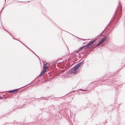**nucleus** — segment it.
Segmentation results:
<instances>
[{"label":"nucleus","mask_w":125,"mask_h":125,"mask_svg":"<svg viewBox=\"0 0 125 125\" xmlns=\"http://www.w3.org/2000/svg\"><path fill=\"white\" fill-rule=\"evenodd\" d=\"M84 48L85 49L86 48H90L88 46H87V45L85 46H83L80 47L77 50H75L74 51V53H77L79 52L80 50L82 49L83 48Z\"/></svg>","instance_id":"f257e3e1"},{"label":"nucleus","mask_w":125,"mask_h":125,"mask_svg":"<svg viewBox=\"0 0 125 125\" xmlns=\"http://www.w3.org/2000/svg\"><path fill=\"white\" fill-rule=\"evenodd\" d=\"M79 69L75 65L71 69V71L73 73H76L77 72V70Z\"/></svg>","instance_id":"f03ea898"},{"label":"nucleus","mask_w":125,"mask_h":125,"mask_svg":"<svg viewBox=\"0 0 125 125\" xmlns=\"http://www.w3.org/2000/svg\"><path fill=\"white\" fill-rule=\"evenodd\" d=\"M29 84H28L27 85H25V86H23V87H20V88H19V89H14V90H10V91H6V92H8V93H16V92H17L18 90L20 88H22V87H24L26 86H27V85H28Z\"/></svg>","instance_id":"7ed1b4c3"},{"label":"nucleus","mask_w":125,"mask_h":125,"mask_svg":"<svg viewBox=\"0 0 125 125\" xmlns=\"http://www.w3.org/2000/svg\"><path fill=\"white\" fill-rule=\"evenodd\" d=\"M96 40V39H95L94 40L91 42L90 41L88 43H87V46H89V48H90L93 46V45L92 44L95 42Z\"/></svg>","instance_id":"20e7f679"},{"label":"nucleus","mask_w":125,"mask_h":125,"mask_svg":"<svg viewBox=\"0 0 125 125\" xmlns=\"http://www.w3.org/2000/svg\"><path fill=\"white\" fill-rule=\"evenodd\" d=\"M83 65V63L82 62H80L75 65L79 70L81 68V67H82Z\"/></svg>","instance_id":"39448f33"},{"label":"nucleus","mask_w":125,"mask_h":125,"mask_svg":"<svg viewBox=\"0 0 125 125\" xmlns=\"http://www.w3.org/2000/svg\"><path fill=\"white\" fill-rule=\"evenodd\" d=\"M111 23H112V22L111 21H110V23H109V24L108 25V26H107V27H106V28L105 29V30H104L101 33V34H100V35L101 34H103V33L104 32V31L105 30V29H108V27L109 26V27H110L111 28H113V27L112 26H110V25H111Z\"/></svg>","instance_id":"423d86ee"},{"label":"nucleus","mask_w":125,"mask_h":125,"mask_svg":"<svg viewBox=\"0 0 125 125\" xmlns=\"http://www.w3.org/2000/svg\"><path fill=\"white\" fill-rule=\"evenodd\" d=\"M107 36H105L104 37L102 38L100 41L102 42H104L107 38Z\"/></svg>","instance_id":"0eeeda50"},{"label":"nucleus","mask_w":125,"mask_h":125,"mask_svg":"<svg viewBox=\"0 0 125 125\" xmlns=\"http://www.w3.org/2000/svg\"><path fill=\"white\" fill-rule=\"evenodd\" d=\"M102 42L101 41H100L97 44L96 47H97L99 46Z\"/></svg>","instance_id":"6e6552de"},{"label":"nucleus","mask_w":125,"mask_h":125,"mask_svg":"<svg viewBox=\"0 0 125 125\" xmlns=\"http://www.w3.org/2000/svg\"><path fill=\"white\" fill-rule=\"evenodd\" d=\"M119 8H120V11H122V7L120 3H119Z\"/></svg>","instance_id":"1a4fd4ad"},{"label":"nucleus","mask_w":125,"mask_h":125,"mask_svg":"<svg viewBox=\"0 0 125 125\" xmlns=\"http://www.w3.org/2000/svg\"><path fill=\"white\" fill-rule=\"evenodd\" d=\"M44 74L42 72H41L39 76H42Z\"/></svg>","instance_id":"9d476101"},{"label":"nucleus","mask_w":125,"mask_h":125,"mask_svg":"<svg viewBox=\"0 0 125 125\" xmlns=\"http://www.w3.org/2000/svg\"><path fill=\"white\" fill-rule=\"evenodd\" d=\"M46 72V70H44V69H43L42 71V72L43 73H44V74L45 73V72Z\"/></svg>","instance_id":"9b49d317"},{"label":"nucleus","mask_w":125,"mask_h":125,"mask_svg":"<svg viewBox=\"0 0 125 125\" xmlns=\"http://www.w3.org/2000/svg\"><path fill=\"white\" fill-rule=\"evenodd\" d=\"M19 42H20L21 43H22L23 45H25L26 47L27 48H28V49H29L30 50L28 47L26 46L25 45H24V44H23V43H22L21 41H19Z\"/></svg>","instance_id":"f8f14e48"},{"label":"nucleus","mask_w":125,"mask_h":125,"mask_svg":"<svg viewBox=\"0 0 125 125\" xmlns=\"http://www.w3.org/2000/svg\"><path fill=\"white\" fill-rule=\"evenodd\" d=\"M48 67V66H46V64H43V67L44 68H45L46 67Z\"/></svg>","instance_id":"ddd939ff"},{"label":"nucleus","mask_w":125,"mask_h":125,"mask_svg":"<svg viewBox=\"0 0 125 125\" xmlns=\"http://www.w3.org/2000/svg\"><path fill=\"white\" fill-rule=\"evenodd\" d=\"M62 70L61 71V74H62V73H63L65 70Z\"/></svg>","instance_id":"4468645a"},{"label":"nucleus","mask_w":125,"mask_h":125,"mask_svg":"<svg viewBox=\"0 0 125 125\" xmlns=\"http://www.w3.org/2000/svg\"><path fill=\"white\" fill-rule=\"evenodd\" d=\"M9 34L10 35H11V36L12 37L13 39L16 40H17L19 41H20V40H19L16 39L15 38H14L13 37V36L12 35H11L10 33H9Z\"/></svg>","instance_id":"2eb2a0df"},{"label":"nucleus","mask_w":125,"mask_h":125,"mask_svg":"<svg viewBox=\"0 0 125 125\" xmlns=\"http://www.w3.org/2000/svg\"><path fill=\"white\" fill-rule=\"evenodd\" d=\"M3 27V29H4V30L5 31H6V32H8V33H9V31H8L7 30H6V29H4V27Z\"/></svg>","instance_id":"dca6fc26"},{"label":"nucleus","mask_w":125,"mask_h":125,"mask_svg":"<svg viewBox=\"0 0 125 125\" xmlns=\"http://www.w3.org/2000/svg\"><path fill=\"white\" fill-rule=\"evenodd\" d=\"M78 90H81V91H85V90H83V89H79Z\"/></svg>","instance_id":"f3484780"},{"label":"nucleus","mask_w":125,"mask_h":125,"mask_svg":"<svg viewBox=\"0 0 125 125\" xmlns=\"http://www.w3.org/2000/svg\"><path fill=\"white\" fill-rule=\"evenodd\" d=\"M88 91L86 90V92L85 93H88Z\"/></svg>","instance_id":"a211bd4d"},{"label":"nucleus","mask_w":125,"mask_h":125,"mask_svg":"<svg viewBox=\"0 0 125 125\" xmlns=\"http://www.w3.org/2000/svg\"><path fill=\"white\" fill-rule=\"evenodd\" d=\"M52 107L53 108V109H54V107H53V106H52Z\"/></svg>","instance_id":"6ab92c4d"},{"label":"nucleus","mask_w":125,"mask_h":125,"mask_svg":"<svg viewBox=\"0 0 125 125\" xmlns=\"http://www.w3.org/2000/svg\"><path fill=\"white\" fill-rule=\"evenodd\" d=\"M2 97L1 96H0V98L1 99H2Z\"/></svg>","instance_id":"aec40b11"},{"label":"nucleus","mask_w":125,"mask_h":125,"mask_svg":"<svg viewBox=\"0 0 125 125\" xmlns=\"http://www.w3.org/2000/svg\"><path fill=\"white\" fill-rule=\"evenodd\" d=\"M116 92H117V94H118V92L117 91H116Z\"/></svg>","instance_id":"412c9836"},{"label":"nucleus","mask_w":125,"mask_h":125,"mask_svg":"<svg viewBox=\"0 0 125 125\" xmlns=\"http://www.w3.org/2000/svg\"><path fill=\"white\" fill-rule=\"evenodd\" d=\"M4 8V7H3L2 8V10H2L3 9V8Z\"/></svg>","instance_id":"4be33fe9"},{"label":"nucleus","mask_w":125,"mask_h":125,"mask_svg":"<svg viewBox=\"0 0 125 125\" xmlns=\"http://www.w3.org/2000/svg\"><path fill=\"white\" fill-rule=\"evenodd\" d=\"M72 91V92H74V91Z\"/></svg>","instance_id":"5701e85b"},{"label":"nucleus","mask_w":125,"mask_h":125,"mask_svg":"<svg viewBox=\"0 0 125 125\" xmlns=\"http://www.w3.org/2000/svg\"><path fill=\"white\" fill-rule=\"evenodd\" d=\"M34 80L33 81V82H31V83H32L33 82H34Z\"/></svg>","instance_id":"b1692460"},{"label":"nucleus","mask_w":125,"mask_h":125,"mask_svg":"<svg viewBox=\"0 0 125 125\" xmlns=\"http://www.w3.org/2000/svg\"><path fill=\"white\" fill-rule=\"evenodd\" d=\"M19 2H23L22 1H20Z\"/></svg>","instance_id":"393cba45"},{"label":"nucleus","mask_w":125,"mask_h":125,"mask_svg":"<svg viewBox=\"0 0 125 125\" xmlns=\"http://www.w3.org/2000/svg\"><path fill=\"white\" fill-rule=\"evenodd\" d=\"M36 56H37V57H38V56H37V55L36 54Z\"/></svg>","instance_id":"a878e982"},{"label":"nucleus","mask_w":125,"mask_h":125,"mask_svg":"<svg viewBox=\"0 0 125 125\" xmlns=\"http://www.w3.org/2000/svg\"><path fill=\"white\" fill-rule=\"evenodd\" d=\"M36 56H37V57H38V56H37V55L36 54Z\"/></svg>","instance_id":"bb28decb"},{"label":"nucleus","mask_w":125,"mask_h":125,"mask_svg":"<svg viewBox=\"0 0 125 125\" xmlns=\"http://www.w3.org/2000/svg\"><path fill=\"white\" fill-rule=\"evenodd\" d=\"M36 56H37V57H38V56H37V55L36 54Z\"/></svg>","instance_id":"cd10ccee"},{"label":"nucleus","mask_w":125,"mask_h":125,"mask_svg":"<svg viewBox=\"0 0 125 125\" xmlns=\"http://www.w3.org/2000/svg\"><path fill=\"white\" fill-rule=\"evenodd\" d=\"M36 56H37V57H38V56H37V55L36 54Z\"/></svg>","instance_id":"c85d7f7f"},{"label":"nucleus","mask_w":125,"mask_h":125,"mask_svg":"<svg viewBox=\"0 0 125 125\" xmlns=\"http://www.w3.org/2000/svg\"><path fill=\"white\" fill-rule=\"evenodd\" d=\"M36 56H37V57H38V56H37V55L36 54Z\"/></svg>","instance_id":"c756f323"},{"label":"nucleus","mask_w":125,"mask_h":125,"mask_svg":"<svg viewBox=\"0 0 125 125\" xmlns=\"http://www.w3.org/2000/svg\"><path fill=\"white\" fill-rule=\"evenodd\" d=\"M36 56H37V57H38V56H37V55L36 54Z\"/></svg>","instance_id":"7c9ffc66"},{"label":"nucleus","mask_w":125,"mask_h":125,"mask_svg":"<svg viewBox=\"0 0 125 125\" xmlns=\"http://www.w3.org/2000/svg\"><path fill=\"white\" fill-rule=\"evenodd\" d=\"M38 57L40 59V58H39V57Z\"/></svg>","instance_id":"2f4dec72"}]
</instances>
